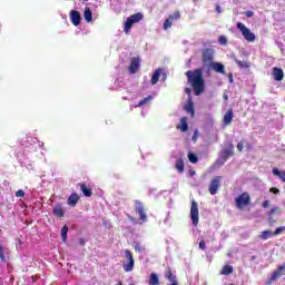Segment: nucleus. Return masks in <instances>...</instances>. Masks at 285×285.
I'll list each match as a JSON object with an SVG mask.
<instances>
[{"label":"nucleus","mask_w":285,"mask_h":285,"mask_svg":"<svg viewBox=\"0 0 285 285\" xmlns=\"http://www.w3.org/2000/svg\"><path fill=\"white\" fill-rule=\"evenodd\" d=\"M186 76L188 78V82L190 83L191 88L194 89V92L196 97H199L202 92H204V73L202 69H196L194 71H187Z\"/></svg>","instance_id":"obj_1"},{"label":"nucleus","mask_w":285,"mask_h":285,"mask_svg":"<svg viewBox=\"0 0 285 285\" xmlns=\"http://www.w3.org/2000/svg\"><path fill=\"white\" fill-rule=\"evenodd\" d=\"M141 19H144V14L141 12L135 13V14L130 16L129 18H127V20L125 22L126 35H128V32H130V29L132 28V26H135V23H139L141 21Z\"/></svg>","instance_id":"obj_2"},{"label":"nucleus","mask_w":285,"mask_h":285,"mask_svg":"<svg viewBox=\"0 0 285 285\" xmlns=\"http://www.w3.org/2000/svg\"><path fill=\"white\" fill-rule=\"evenodd\" d=\"M236 26L242 32L245 41H248L249 43H253V41H255L256 39L255 35L253 33V31H250V29L247 28L246 24H244L243 22H237Z\"/></svg>","instance_id":"obj_3"},{"label":"nucleus","mask_w":285,"mask_h":285,"mask_svg":"<svg viewBox=\"0 0 285 285\" xmlns=\"http://www.w3.org/2000/svg\"><path fill=\"white\" fill-rule=\"evenodd\" d=\"M125 257L128 263L124 265V271L125 273H130V271L135 268V258H132V252H130L129 249H126Z\"/></svg>","instance_id":"obj_4"},{"label":"nucleus","mask_w":285,"mask_h":285,"mask_svg":"<svg viewBox=\"0 0 285 285\" xmlns=\"http://www.w3.org/2000/svg\"><path fill=\"white\" fill-rule=\"evenodd\" d=\"M190 217H191V223L194 224V226H197V224H199V206L197 205V202H195V200L191 202Z\"/></svg>","instance_id":"obj_5"},{"label":"nucleus","mask_w":285,"mask_h":285,"mask_svg":"<svg viewBox=\"0 0 285 285\" xmlns=\"http://www.w3.org/2000/svg\"><path fill=\"white\" fill-rule=\"evenodd\" d=\"M234 151H233V144L229 145V148L224 149L220 154V159H218L216 161V164H218V166H224V164H226L228 157H233Z\"/></svg>","instance_id":"obj_6"},{"label":"nucleus","mask_w":285,"mask_h":285,"mask_svg":"<svg viewBox=\"0 0 285 285\" xmlns=\"http://www.w3.org/2000/svg\"><path fill=\"white\" fill-rule=\"evenodd\" d=\"M235 202L237 208H244V206H248V204H250V195H248V193H243L235 199Z\"/></svg>","instance_id":"obj_7"},{"label":"nucleus","mask_w":285,"mask_h":285,"mask_svg":"<svg viewBox=\"0 0 285 285\" xmlns=\"http://www.w3.org/2000/svg\"><path fill=\"white\" fill-rule=\"evenodd\" d=\"M220 184H222V177L220 176L214 177V179L209 184L210 195H217Z\"/></svg>","instance_id":"obj_8"},{"label":"nucleus","mask_w":285,"mask_h":285,"mask_svg":"<svg viewBox=\"0 0 285 285\" xmlns=\"http://www.w3.org/2000/svg\"><path fill=\"white\" fill-rule=\"evenodd\" d=\"M140 66H141V60L137 57H132L130 60V65L128 67V72L130 75L137 73V70H139Z\"/></svg>","instance_id":"obj_9"},{"label":"nucleus","mask_w":285,"mask_h":285,"mask_svg":"<svg viewBox=\"0 0 285 285\" xmlns=\"http://www.w3.org/2000/svg\"><path fill=\"white\" fill-rule=\"evenodd\" d=\"M70 21L73 26H79L81 23V13H79L77 10H71Z\"/></svg>","instance_id":"obj_10"},{"label":"nucleus","mask_w":285,"mask_h":285,"mask_svg":"<svg viewBox=\"0 0 285 285\" xmlns=\"http://www.w3.org/2000/svg\"><path fill=\"white\" fill-rule=\"evenodd\" d=\"M213 56H214L213 49H205L203 51V61H204V63H213Z\"/></svg>","instance_id":"obj_11"},{"label":"nucleus","mask_w":285,"mask_h":285,"mask_svg":"<svg viewBox=\"0 0 285 285\" xmlns=\"http://www.w3.org/2000/svg\"><path fill=\"white\" fill-rule=\"evenodd\" d=\"M212 69H214L215 72H218L219 75H225L226 73V67L222 65L220 62H212L209 65Z\"/></svg>","instance_id":"obj_12"},{"label":"nucleus","mask_w":285,"mask_h":285,"mask_svg":"<svg viewBox=\"0 0 285 285\" xmlns=\"http://www.w3.org/2000/svg\"><path fill=\"white\" fill-rule=\"evenodd\" d=\"M185 110L191 117H195V105L193 104V97H189L187 104L185 105Z\"/></svg>","instance_id":"obj_13"},{"label":"nucleus","mask_w":285,"mask_h":285,"mask_svg":"<svg viewBox=\"0 0 285 285\" xmlns=\"http://www.w3.org/2000/svg\"><path fill=\"white\" fill-rule=\"evenodd\" d=\"M282 271H285V264L278 266L277 271H275V272L272 274L269 281H267V284H271V282H275V279H278V277H282Z\"/></svg>","instance_id":"obj_14"},{"label":"nucleus","mask_w":285,"mask_h":285,"mask_svg":"<svg viewBox=\"0 0 285 285\" xmlns=\"http://www.w3.org/2000/svg\"><path fill=\"white\" fill-rule=\"evenodd\" d=\"M78 186L85 197H92V189H90L88 185L79 183Z\"/></svg>","instance_id":"obj_15"},{"label":"nucleus","mask_w":285,"mask_h":285,"mask_svg":"<svg viewBox=\"0 0 285 285\" xmlns=\"http://www.w3.org/2000/svg\"><path fill=\"white\" fill-rule=\"evenodd\" d=\"M273 77L275 81H282L284 79V70H282V68L274 67Z\"/></svg>","instance_id":"obj_16"},{"label":"nucleus","mask_w":285,"mask_h":285,"mask_svg":"<svg viewBox=\"0 0 285 285\" xmlns=\"http://www.w3.org/2000/svg\"><path fill=\"white\" fill-rule=\"evenodd\" d=\"M232 121H233V109H228L223 118V124L225 126H230Z\"/></svg>","instance_id":"obj_17"},{"label":"nucleus","mask_w":285,"mask_h":285,"mask_svg":"<svg viewBox=\"0 0 285 285\" xmlns=\"http://www.w3.org/2000/svg\"><path fill=\"white\" fill-rule=\"evenodd\" d=\"M178 130H181V132H187L188 130V118L183 117L180 119V125L177 126Z\"/></svg>","instance_id":"obj_18"},{"label":"nucleus","mask_w":285,"mask_h":285,"mask_svg":"<svg viewBox=\"0 0 285 285\" xmlns=\"http://www.w3.org/2000/svg\"><path fill=\"white\" fill-rule=\"evenodd\" d=\"M79 202V195L77 193H73L68 198L69 206H77V203Z\"/></svg>","instance_id":"obj_19"},{"label":"nucleus","mask_w":285,"mask_h":285,"mask_svg":"<svg viewBox=\"0 0 285 285\" xmlns=\"http://www.w3.org/2000/svg\"><path fill=\"white\" fill-rule=\"evenodd\" d=\"M53 215L56 217H63V215H66V209H63V207H61V205H58V206L53 207Z\"/></svg>","instance_id":"obj_20"},{"label":"nucleus","mask_w":285,"mask_h":285,"mask_svg":"<svg viewBox=\"0 0 285 285\" xmlns=\"http://www.w3.org/2000/svg\"><path fill=\"white\" fill-rule=\"evenodd\" d=\"M163 75V70L161 69H157L153 76H151V85L155 86L158 81H159V77H161Z\"/></svg>","instance_id":"obj_21"},{"label":"nucleus","mask_w":285,"mask_h":285,"mask_svg":"<svg viewBox=\"0 0 285 285\" xmlns=\"http://www.w3.org/2000/svg\"><path fill=\"white\" fill-rule=\"evenodd\" d=\"M83 18H85V21H87V23H90V21H92V11L90 10V8L88 7L85 8Z\"/></svg>","instance_id":"obj_22"},{"label":"nucleus","mask_w":285,"mask_h":285,"mask_svg":"<svg viewBox=\"0 0 285 285\" xmlns=\"http://www.w3.org/2000/svg\"><path fill=\"white\" fill-rule=\"evenodd\" d=\"M258 237L259 239H263V242H266V239L273 237V233L271 230H263Z\"/></svg>","instance_id":"obj_23"},{"label":"nucleus","mask_w":285,"mask_h":285,"mask_svg":"<svg viewBox=\"0 0 285 285\" xmlns=\"http://www.w3.org/2000/svg\"><path fill=\"white\" fill-rule=\"evenodd\" d=\"M166 279H169L171 283L177 282V276L173 275V271L168 267L165 272Z\"/></svg>","instance_id":"obj_24"},{"label":"nucleus","mask_w":285,"mask_h":285,"mask_svg":"<svg viewBox=\"0 0 285 285\" xmlns=\"http://www.w3.org/2000/svg\"><path fill=\"white\" fill-rule=\"evenodd\" d=\"M149 285H159V276L156 273L150 274Z\"/></svg>","instance_id":"obj_25"},{"label":"nucleus","mask_w":285,"mask_h":285,"mask_svg":"<svg viewBox=\"0 0 285 285\" xmlns=\"http://www.w3.org/2000/svg\"><path fill=\"white\" fill-rule=\"evenodd\" d=\"M68 225H65L62 228H61V239L62 242L66 243V240L68 239Z\"/></svg>","instance_id":"obj_26"},{"label":"nucleus","mask_w":285,"mask_h":285,"mask_svg":"<svg viewBox=\"0 0 285 285\" xmlns=\"http://www.w3.org/2000/svg\"><path fill=\"white\" fill-rule=\"evenodd\" d=\"M234 61L237 63L239 68H243V69L250 68V63L248 62H244L237 58H234Z\"/></svg>","instance_id":"obj_27"},{"label":"nucleus","mask_w":285,"mask_h":285,"mask_svg":"<svg viewBox=\"0 0 285 285\" xmlns=\"http://www.w3.org/2000/svg\"><path fill=\"white\" fill-rule=\"evenodd\" d=\"M175 166L178 173H184V159L178 158Z\"/></svg>","instance_id":"obj_28"},{"label":"nucleus","mask_w":285,"mask_h":285,"mask_svg":"<svg viewBox=\"0 0 285 285\" xmlns=\"http://www.w3.org/2000/svg\"><path fill=\"white\" fill-rule=\"evenodd\" d=\"M273 175H275L276 177H279V179H282V181L285 183V171H279V169L274 168Z\"/></svg>","instance_id":"obj_29"},{"label":"nucleus","mask_w":285,"mask_h":285,"mask_svg":"<svg viewBox=\"0 0 285 285\" xmlns=\"http://www.w3.org/2000/svg\"><path fill=\"white\" fill-rule=\"evenodd\" d=\"M8 253V248L3 247L0 244V262H6V254Z\"/></svg>","instance_id":"obj_30"},{"label":"nucleus","mask_w":285,"mask_h":285,"mask_svg":"<svg viewBox=\"0 0 285 285\" xmlns=\"http://www.w3.org/2000/svg\"><path fill=\"white\" fill-rule=\"evenodd\" d=\"M187 157H188L190 164H197V161H199V158L194 153H189Z\"/></svg>","instance_id":"obj_31"},{"label":"nucleus","mask_w":285,"mask_h":285,"mask_svg":"<svg viewBox=\"0 0 285 285\" xmlns=\"http://www.w3.org/2000/svg\"><path fill=\"white\" fill-rule=\"evenodd\" d=\"M171 21H177L181 18V13L179 11H175L173 14L168 17Z\"/></svg>","instance_id":"obj_32"},{"label":"nucleus","mask_w":285,"mask_h":285,"mask_svg":"<svg viewBox=\"0 0 285 285\" xmlns=\"http://www.w3.org/2000/svg\"><path fill=\"white\" fill-rule=\"evenodd\" d=\"M230 273H233V266H230V265H225V266L223 267L222 274H223V275H230Z\"/></svg>","instance_id":"obj_33"},{"label":"nucleus","mask_w":285,"mask_h":285,"mask_svg":"<svg viewBox=\"0 0 285 285\" xmlns=\"http://www.w3.org/2000/svg\"><path fill=\"white\" fill-rule=\"evenodd\" d=\"M168 28H173V21L169 18L164 22V30H168Z\"/></svg>","instance_id":"obj_34"},{"label":"nucleus","mask_w":285,"mask_h":285,"mask_svg":"<svg viewBox=\"0 0 285 285\" xmlns=\"http://www.w3.org/2000/svg\"><path fill=\"white\" fill-rule=\"evenodd\" d=\"M218 43H220V46H226V43H228V39L226 38V36H220L218 39Z\"/></svg>","instance_id":"obj_35"},{"label":"nucleus","mask_w":285,"mask_h":285,"mask_svg":"<svg viewBox=\"0 0 285 285\" xmlns=\"http://www.w3.org/2000/svg\"><path fill=\"white\" fill-rule=\"evenodd\" d=\"M197 139H199V130H198V129H196V130L194 131V135H193V137H191V140H193L194 142H197Z\"/></svg>","instance_id":"obj_36"},{"label":"nucleus","mask_w":285,"mask_h":285,"mask_svg":"<svg viewBox=\"0 0 285 285\" xmlns=\"http://www.w3.org/2000/svg\"><path fill=\"white\" fill-rule=\"evenodd\" d=\"M275 213H279V207H274L269 210L268 215L269 217H273V215H275Z\"/></svg>","instance_id":"obj_37"},{"label":"nucleus","mask_w":285,"mask_h":285,"mask_svg":"<svg viewBox=\"0 0 285 285\" xmlns=\"http://www.w3.org/2000/svg\"><path fill=\"white\" fill-rule=\"evenodd\" d=\"M16 197H26V191H23V189L18 190Z\"/></svg>","instance_id":"obj_38"},{"label":"nucleus","mask_w":285,"mask_h":285,"mask_svg":"<svg viewBox=\"0 0 285 285\" xmlns=\"http://www.w3.org/2000/svg\"><path fill=\"white\" fill-rule=\"evenodd\" d=\"M283 232V228L282 227H278L274 230L273 235H282Z\"/></svg>","instance_id":"obj_39"},{"label":"nucleus","mask_w":285,"mask_h":285,"mask_svg":"<svg viewBox=\"0 0 285 285\" xmlns=\"http://www.w3.org/2000/svg\"><path fill=\"white\" fill-rule=\"evenodd\" d=\"M199 248H200V250H206V242L200 240L199 242Z\"/></svg>","instance_id":"obj_40"},{"label":"nucleus","mask_w":285,"mask_h":285,"mask_svg":"<svg viewBox=\"0 0 285 285\" xmlns=\"http://www.w3.org/2000/svg\"><path fill=\"white\" fill-rule=\"evenodd\" d=\"M269 193H274V195H279V189L278 188H275V187H272L269 189Z\"/></svg>","instance_id":"obj_41"},{"label":"nucleus","mask_w":285,"mask_h":285,"mask_svg":"<svg viewBox=\"0 0 285 285\" xmlns=\"http://www.w3.org/2000/svg\"><path fill=\"white\" fill-rule=\"evenodd\" d=\"M237 150H239V153H242V150H244V142L243 141L238 142Z\"/></svg>","instance_id":"obj_42"},{"label":"nucleus","mask_w":285,"mask_h":285,"mask_svg":"<svg viewBox=\"0 0 285 285\" xmlns=\"http://www.w3.org/2000/svg\"><path fill=\"white\" fill-rule=\"evenodd\" d=\"M185 92H186V95H188V99H190V97H191L190 95H191L193 90H190V88H186Z\"/></svg>","instance_id":"obj_43"},{"label":"nucleus","mask_w":285,"mask_h":285,"mask_svg":"<svg viewBox=\"0 0 285 285\" xmlns=\"http://www.w3.org/2000/svg\"><path fill=\"white\" fill-rule=\"evenodd\" d=\"M268 206H271V200H265L263 203V208H268Z\"/></svg>","instance_id":"obj_44"},{"label":"nucleus","mask_w":285,"mask_h":285,"mask_svg":"<svg viewBox=\"0 0 285 285\" xmlns=\"http://www.w3.org/2000/svg\"><path fill=\"white\" fill-rule=\"evenodd\" d=\"M150 100H153V96L144 98V104H148Z\"/></svg>","instance_id":"obj_45"},{"label":"nucleus","mask_w":285,"mask_h":285,"mask_svg":"<svg viewBox=\"0 0 285 285\" xmlns=\"http://www.w3.org/2000/svg\"><path fill=\"white\" fill-rule=\"evenodd\" d=\"M79 245L80 246H86V239L79 238Z\"/></svg>","instance_id":"obj_46"},{"label":"nucleus","mask_w":285,"mask_h":285,"mask_svg":"<svg viewBox=\"0 0 285 285\" xmlns=\"http://www.w3.org/2000/svg\"><path fill=\"white\" fill-rule=\"evenodd\" d=\"M138 213H139V217H140V219H144V209H138Z\"/></svg>","instance_id":"obj_47"},{"label":"nucleus","mask_w":285,"mask_h":285,"mask_svg":"<svg viewBox=\"0 0 285 285\" xmlns=\"http://www.w3.org/2000/svg\"><path fill=\"white\" fill-rule=\"evenodd\" d=\"M196 173L194 169H189V177H195Z\"/></svg>","instance_id":"obj_48"},{"label":"nucleus","mask_w":285,"mask_h":285,"mask_svg":"<svg viewBox=\"0 0 285 285\" xmlns=\"http://www.w3.org/2000/svg\"><path fill=\"white\" fill-rule=\"evenodd\" d=\"M253 14H255L253 11H246V17L250 18Z\"/></svg>","instance_id":"obj_49"},{"label":"nucleus","mask_w":285,"mask_h":285,"mask_svg":"<svg viewBox=\"0 0 285 285\" xmlns=\"http://www.w3.org/2000/svg\"><path fill=\"white\" fill-rule=\"evenodd\" d=\"M216 12H218V14H220V12H222V7L217 6V7H216Z\"/></svg>","instance_id":"obj_50"},{"label":"nucleus","mask_w":285,"mask_h":285,"mask_svg":"<svg viewBox=\"0 0 285 285\" xmlns=\"http://www.w3.org/2000/svg\"><path fill=\"white\" fill-rule=\"evenodd\" d=\"M229 83H233V73L228 75Z\"/></svg>","instance_id":"obj_51"},{"label":"nucleus","mask_w":285,"mask_h":285,"mask_svg":"<svg viewBox=\"0 0 285 285\" xmlns=\"http://www.w3.org/2000/svg\"><path fill=\"white\" fill-rule=\"evenodd\" d=\"M137 106H138V107L144 106V100H140Z\"/></svg>","instance_id":"obj_52"},{"label":"nucleus","mask_w":285,"mask_h":285,"mask_svg":"<svg viewBox=\"0 0 285 285\" xmlns=\"http://www.w3.org/2000/svg\"><path fill=\"white\" fill-rule=\"evenodd\" d=\"M273 222H275V220L273 219V216H269V224H273Z\"/></svg>","instance_id":"obj_53"},{"label":"nucleus","mask_w":285,"mask_h":285,"mask_svg":"<svg viewBox=\"0 0 285 285\" xmlns=\"http://www.w3.org/2000/svg\"><path fill=\"white\" fill-rule=\"evenodd\" d=\"M135 248H136V250H140L139 244H136V245H135Z\"/></svg>","instance_id":"obj_54"},{"label":"nucleus","mask_w":285,"mask_h":285,"mask_svg":"<svg viewBox=\"0 0 285 285\" xmlns=\"http://www.w3.org/2000/svg\"><path fill=\"white\" fill-rule=\"evenodd\" d=\"M167 75L163 72V79H167Z\"/></svg>","instance_id":"obj_55"},{"label":"nucleus","mask_w":285,"mask_h":285,"mask_svg":"<svg viewBox=\"0 0 285 285\" xmlns=\"http://www.w3.org/2000/svg\"><path fill=\"white\" fill-rule=\"evenodd\" d=\"M170 285H177V281L171 282Z\"/></svg>","instance_id":"obj_56"},{"label":"nucleus","mask_w":285,"mask_h":285,"mask_svg":"<svg viewBox=\"0 0 285 285\" xmlns=\"http://www.w3.org/2000/svg\"><path fill=\"white\" fill-rule=\"evenodd\" d=\"M224 99H225V101L228 99V96H226V95H224Z\"/></svg>","instance_id":"obj_57"},{"label":"nucleus","mask_w":285,"mask_h":285,"mask_svg":"<svg viewBox=\"0 0 285 285\" xmlns=\"http://www.w3.org/2000/svg\"><path fill=\"white\" fill-rule=\"evenodd\" d=\"M282 228H283V233H285V226H282Z\"/></svg>","instance_id":"obj_58"},{"label":"nucleus","mask_w":285,"mask_h":285,"mask_svg":"<svg viewBox=\"0 0 285 285\" xmlns=\"http://www.w3.org/2000/svg\"><path fill=\"white\" fill-rule=\"evenodd\" d=\"M144 219L146 220V215H144Z\"/></svg>","instance_id":"obj_59"},{"label":"nucleus","mask_w":285,"mask_h":285,"mask_svg":"<svg viewBox=\"0 0 285 285\" xmlns=\"http://www.w3.org/2000/svg\"><path fill=\"white\" fill-rule=\"evenodd\" d=\"M83 1H88V0H83Z\"/></svg>","instance_id":"obj_60"}]
</instances>
